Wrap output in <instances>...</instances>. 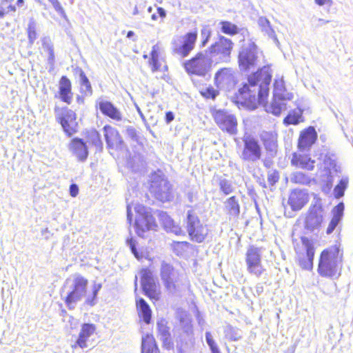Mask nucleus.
I'll return each instance as SVG.
<instances>
[{
    "instance_id": "obj_1",
    "label": "nucleus",
    "mask_w": 353,
    "mask_h": 353,
    "mask_svg": "<svg viewBox=\"0 0 353 353\" xmlns=\"http://www.w3.org/2000/svg\"><path fill=\"white\" fill-rule=\"evenodd\" d=\"M271 79L272 70L269 66H264L250 74L248 83L239 89V99L242 100V103L248 108L254 110L259 105L265 103Z\"/></svg>"
},
{
    "instance_id": "obj_2",
    "label": "nucleus",
    "mask_w": 353,
    "mask_h": 353,
    "mask_svg": "<svg viewBox=\"0 0 353 353\" xmlns=\"http://www.w3.org/2000/svg\"><path fill=\"white\" fill-rule=\"evenodd\" d=\"M88 284V280L80 274H74L66 279L63 292L66 294L65 303L69 309H73L83 298H85V303L89 305L93 306L97 303L101 284L94 283L89 293L87 292Z\"/></svg>"
},
{
    "instance_id": "obj_3",
    "label": "nucleus",
    "mask_w": 353,
    "mask_h": 353,
    "mask_svg": "<svg viewBox=\"0 0 353 353\" xmlns=\"http://www.w3.org/2000/svg\"><path fill=\"white\" fill-rule=\"evenodd\" d=\"M233 43L229 39L221 37L203 52H200V76H205L211 70L213 63L227 62L230 57Z\"/></svg>"
},
{
    "instance_id": "obj_4",
    "label": "nucleus",
    "mask_w": 353,
    "mask_h": 353,
    "mask_svg": "<svg viewBox=\"0 0 353 353\" xmlns=\"http://www.w3.org/2000/svg\"><path fill=\"white\" fill-rule=\"evenodd\" d=\"M343 254L337 246L323 250L321 254L318 271L323 276L336 275L342 265Z\"/></svg>"
},
{
    "instance_id": "obj_5",
    "label": "nucleus",
    "mask_w": 353,
    "mask_h": 353,
    "mask_svg": "<svg viewBox=\"0 0 353 353\" xmlns=\"http://www.w3.org/2000/svg\"><path fill=\"white\" fill-rule=\"evenodd\" d=\"M293 98V93L286 90L283 76L276 75L274 82L273 99L270 105L265 106V110L278 116L287 109L286 101Z\"/></svg>"
},
{
    "instance_id": "obj_6",
    "label": "nucleus",
    "mask_w": 353,
    "mask_h": 353,
    "mask_svg": "<svg viewBox=\"0 0 353 353\" xmlns=\"http://www.w3.org/2000/svg\"><path fill=\"white\" fill-rule=\"evenodd\" d=\"M135 228L137 234L141 237L146 236L149 231H156L158 225L149 208L143 205L135 204Z\"/></svg>"
},
{
    "instance_id": "obj_7",
    "label": "nucleus",
    "mask_w": 353,
    "mask_h": 353,
    "mask_svg": "<svg viewBox=\"0 0 353 353\" xmlns=\"http://www.w3.org/2000/svg\"><path fill=\"white\" fill-rule=\"evenodd\" d=\"M259 51L254 42L248 41L241 48L239 53V65L241 70L254 68L259 62Z\"/></svg>"
},
{
    "instance_id": "obj_8",
    "label": "nucleus",
    "mask_w": 353,
    "mask_h": 353,
    "mask_svg": "<svg viewBox=\"0 0 353 353\" xmlns=\"http://www.w3.org/2000/svg\"><path fill=\"white\" fill-rule=\"evenodd\" d=\"M150 192L162 202L168 201L172 198L170 185L161 172L151 176Z\"/></svg>"
},
{
    "instance_id": "obj_9",
    "label": "nucleus",
    "mask_w": 353,
    "mask_h": 353,
    "mask_svg": "<svg viewBox=\"0 0 353 353\" xmlns=\"http://www.w3.org/2000/svg\"><path fill=\"white\" fill-rule=\"evenodd\" d=\"M196 39V32L188 33L183 37L175 38L172 42L173 52L182 57H187L194 48Z\"/></svg>"
},
{
    "instance_id": "obj_10",
    "label": "nucleus",
    "mask_w": 353,
    "mask_h": 353,
    "mask_svg": "<svg viewBox=\"0 0 353 353\" xmlns=\"http://www.w3.org/2000/svg\"><path fill=\"white\" fill-rule=\"evenodd\" d=\"M245 262L249 273L259 277L265 271L261 263V252L260 249L250 246L246 252Z\"/></svg>"
},
{
    "instance_id": "obj_11",
    "label": "nucleus",
    "mask_w": 353,
    "mask_h": 353,
    "mask_svg": "<svg viewBox=\"0 0 353 353\" xmlns=\"http://www.w3.org/2000/svg\"><path fill=\"white\" fill-rule=\"evenodd\" d=\"M237 73L230 68L219 70L215 74V82L217 86L225 91L234 89L237 83Z\"/></svg>"
},
{
    "instance_id": "obj_12",
    "label": "nucleus",
    "mask_w": 353,
    "mask_h": 353,
    "mask_svg": "<svg viewBox=\"0 0 353 353\" xmlns=\"http://www.w3.org/2000/svg\"><path fill=\"white\" fill-rule=\"evenodd\" d=\"M160 276L165 288L170 292H175L179 279V273L172 265L163 261L161 265Z\"/></svg>"
},
{
    "instance_id": "obj_13",
    "label": "nucleus",
    "mask_w": 353,
    "mask_h": 353,
    "mask_svg": "<svg viewBox=\"0 0 353 353\" xmlns=\"http://www.w3.org/2000/svg\"><path fill=\"white\" fill-rule=\"evenodd\" d=\"M141 285L145 295L152 299L158 300L160 296L159 289L155 283L153 273L149 269L141 271Z\"/></svg>"
},
{
    "instance_id": "obj_14",
    "label": "nucleus",
    "mask_w": 353,
    "mask_h": 353,
    "mask_svg": "<svg viewBox=\"0 0 353 353\" xmlns=\"http://www.w3.org/2000/svg\"><path fill=\"white\" fill-rule=\"evenodd\" d=\"M214 120L220 128L230 134L237 132V121L236 117L223 110H218L214 113Z\"/></svg>"
},
{
    "instance_id": "obj_15",
    "label": "nucleus",
    "mask_w": 353,
    "mask_h": 353,
    "mask_svg": "<svg viewBox=\"0 0 353 353\" xmlns=\"http://www.w3.org/2000/svg\"><path fill=\"white\" fill-rule=\"evenodd\" d=\"M324 212L319 205L311 207L305 217V227L310 231L318 230L323 221Z\"/></svg>"
},
{
    "instance_id": "obj_16",
    "label": "nucleus",
    "mask_w": 353,
    "mask_h": 353,
    "mask_svg": "<svg viewBox=\"0 0 353 353\" xmlns=\"http://www.w3.org/2000/svg\"><path fill=\"white\" fill-rule=\"evenodd\" d=\"M59 119L64 132L68 136L77 132L78 124L74 112L68 108H63L61 110V114L59 115Z\"/></svg>"
},
{
    "instance_id": "obj_17",
    "label": "nucleus",
    "mask_w": 353,
    "mask_h": 353,
    "mask_svg": "<svg viewBox=\"0 0 353 353\" xmlns=\"http://www.w3.org/2000/svg\"><path fill=\"white\" fill-rule=\"evenodd\" d=\"M309 201V194L305 189H294L288 198V204L294 211L302 209Z\"/></svg>"
},
{
    "instance_id": "obj_18",
    "label": "nucleus",
    "mask_w": 353,
    "mask_h": 353,
    "mask_svg": "<svg viewBox=\"0 0 353 353\" xmlns=\"http://www.w3.org/2000/svg\"><path fill=\"white\" fill-rule=\"evenodd\" d=\"M302 241L305 249V254H299V262L303 269L309 270L312 268L314 249L312 243L308 239H303Z\"/></svg>"
},
{
    "instance_id": "obj_19",
    "label": "nucleus",
    "mask_w": 353,
    "mask_h": 353,
    "mask_svg": "<svg viewBox=\"0 0 353 353\" xmlns=\"http://www.w3.org/2000/svg\"><path fill=\"white\" fill-rule=\"evenodd\" d=\"M68 150L80 161H85L88 158V146L81 139H72L68 144Z\"/></svg>"
},
{
    "instance_id": "obj_20",
    "label": "nucleus",
    "mask_w": 353,
    "mask_h": 353,
    "mask_svg": "<svg viewBox=\"0 0 353 353\" xmlns=\"http://www.w3.org/2000/svg\"><path fill=\"white\" fill-rule=\"evenodd\" d=\"M261 157V148L257 141L252 139H247L245 141V147L242 153V157L245 160L254 161Z\"/></svg>"
},
{
    "instance_id": "obj_21",
    "label": "nucleus",
    "mask_w": 353,
    "mask_h": 353,
    "mask_svg": "<svg viewBox=\"0 0 353 353\" xmlns=\"http://www.w3.org/2000/svg\"><path fill=\"white\" fill-rule=\"evenodd\" d=\"M97 105L100 111L104 115L117 121H121L122 114L121 111L111 102L103 99H99L97 101Z\"/></svg>"
},
{
    "instance_id": "obj_22",
    "label": "nucleus",
    "mask_w": 353,
    "mask_h": 353,
    "mask_svg": "<svg viewBox=\"0 0 353 353\" xmlns=\"http://www.w3.org/2000/svg\"><path fill=\"white\" fill-rule=\"evenodd\" d=\"M317 138V133L313 127L303 130L299 139V148L302 150H307L314 143Z\"/></svg>"
},
{
    "instance_id": "obj_23",
    "label": "nucleus",
    "mask_w": 353,
    "mask_h": 353,
    "mask_svg": "<svg viewBox=\"0 0 353 353\" xmlns=\"http://www.w3.org/2000/svg\"><path fill=\"white\" fill-rule=\"evenodd\" d=\"M108 145L112 148H118L123 144V140L119 132L113 127L105 125L103 128Z\"/></svg>"
},
{
    "instance_id": "obj_24",
    "label": "nucleus",
    "mask_w": 353,
    "mask_h": 353,
    "mask_svg": "<svg viewBox=\"0 0 353 353\" xmlns=\"http://www.w3.org/2000/svg\"><path fill=\"white\" fill-rule=\"evenodd\" d=\"M95 331L96 326L94 324L83 323L81 325L76 344L81 348L87 347L88 339L95 333Z\"/></svg>"
},
{
    "instance_id": "obj_25",
    "label": "nucleus",
    "mask_w": 353,
    "mask_h": 353,
    "mask_svg": "<svg viewBox=\"0 0 353 353\" xmlns=\"http://www.w3.org/2000/svg\"><path fill=\"white\" fill-rule=\"evenodd\" d=\"M60 99L68 104H70L72 101L73 94L72 92L71 82L66 77L63 76L59 85Z\"/></svg>"
},
{
    "instance_id": "obj_26",
    "label": "nucleus",
    "mask_w": 353,
    "mask_h": 353,
    "mask_svg": "<svg viewBox=\"0 0 353 353\" xmlns=\"http://www.w3.org/2000/svg\"><path fill=\"white\" fill-rule=\"evenodd\" d=\"M198 223L197 212L194 210L188 211L187 228L189 236L192 241L199 242V232L196 230V224Z\"/></svg>"
},
{
    "instance_id": "obj_27",
    "label": "nucleus",
    "mask_w": 353,
    "mask_h": 353,
    "mask_svg": "<svg viewBox=\"0 0 353 353\" xmlns=\"http://www.w3.org/2000/svg\"><path fill=\"white\" fill-rule=\"evenodd\" d=\"M158 216L159 221L168 232H172L176 235H179L182 233L181 228L174 222L166 212H159Z\"/></svg>"
},
{
    "instance_id": "obj_28",
    "label": "nucleus",
    "mask_w": 353,
    "mask_h": 353,
    "mask_svg": "<svg viewBox=\"0 0 353 353\" xmlns=\"http://www.w3.org/2000/svg\"><path fill=\"white\" fill-rule=\"evenodd\" d=\"M291 163L297 168L312 170L314 168L315 161L312 160L307 155L295 153L293 154Z\"/></svg>"
},
{
    "instance_id": "obj_29",
    "label": "nucleus",
    "mask_w": 353,
    "mask_h": 353,
    "mask_svg": "<svg viewBox=\"0 0 353 353\" xmlns=\"http://www.w3.org/2000/svg\"><path fill=\"white\" fill-rule=\"evenodd\" d=\"M261 32L269 39H272L275 43H279L276 32L271 26L270 21L265 17H260L257 21Z\"/></svg>"
},
{
    "instance_id": "obj_30",
    "label": "nucleus",
    "mask_w": 353,
    "mask_h": 353,
    "mask_svg": "<svg viewBox=\"0 0 353 353\" xmlns=\"http://www.w3.org/2000/svg\"><path fill=\"white\" fill-rule=\"evenodd\" d=\"M343 211L344 204L343 203H340L334 208L332 210L333 216L326 230V233L327 234L332 233L336 227L338 225L343 217Z\"/></svg>"
},
{
    "instance_id": "obj_31",
    "label": "nucleus",
    "mask_w": 353,
    "mask_h": 353,
    "mask_svg": "<svg viewBox=\"0 0 353 353\" xmlns=\"http://www.w3.org/2000/svg\"><path fill=\"white\" fill-rule=\"evenodd\" d=\"M136 302L139 317L142 318L145 323H150L152 313L150 306L142 298L137 299Z\"/></svg>"
},
{
    "instance_id": "obj_32",
    "label": "nucleus",
    "mask_w": 353,
    "mask_h": 353,
    "mask_svg": "<svg viewBox=\"0 0 353 353\" xmlns=\"http://www.w3.org/2000/svg\"><path fill=\"white\" fill-rule=\"evenodd\" d=\"M141 353H158L152 335L146 334L142 337Z\"/></svg>"
},
{
    "instance_id": "obj_33",
    "label": "nucleus",
    "mask_w": 353,
    "mask_h": 353,
    "mask_svg": "<svg viewBox=\"0 0 353 353\" xmlns=\"http://www.w3.org/2000/svg\"><path fill=\"white\" fill-rule=\"evenodd\" d=\"M41 42L42 49L48 55V63L53 67L55 59L53 43L49 37H44Z\"/></svg>"
},
{
    "instance_id": "obj_34",
    "label": "nucleus",
    "mask_w": 353,
    "mask_h": 353,
    "mask_svg": "<svg viewBox=\"0 0 353 353\" xmlns=\"http://www.w3.org/2000/svg\"><path fill=\"white\" fill-rule=\"evenodd\" d=\"M184 68L188 74L191 77L192 81L196 84L194 76L199 74V54L194 58L184 63Z\"/></svg>"
},
{
    "instance_id": "obj_35",
    "label": "nucleus",
    "mask_w": 353,
    "mask_h": 353,
    "mask_svg": "<svg viewBox=\"0 0 353 353\" xmlns=\"http://www.w3.org/2000/svg\"><path fill=\"white\" fill-rule=\"evenodd\" d=\"M151 58L149 61L151 66V70L153 72L159 70L161 67L160 57H161V48L158 44L152 47L151 51Z\"/></svg>"
},
{
    "instance_id": "obj_36",
    "label": "nucleus",
    "mask_w": 353,
    "mask_h": 353,
    "mask_svg": "<svg viewBox=\"0 0 353 353\" xmlns=\"http://www.w3.org/2000/svg\"><path fill=\"white\" fill-rule=\"evenodd\" d=\"M261 139L265 148L270 151L274 152L276 148V137L272 132H264L261 134Z\"/></svg>"
},
{
    "instance_id": "obj_37",
    "label": "nucleus",
    "mask_w": 353,
    "mask_h": 353,
    "mask_svg": "<svg viewBox=\"0 0 353 353\" xmlns=\"http://www.w3.org/2000/svg\"><path fill=\"white\" fill-rule=\"evenodd\" d=\"M225 207L230 216L236 217L239 214V205L234 196H231L225 201Z\"/></svg>"
},
{
    "instance_id": "obj_38",
    "label": "nucleus",
    "mask_w": 353,
    "mask_h": 353,
    "mask_svg": "<svg viewBox=\"0 0 353 353\" xmlns=\"http://www.w3.org/2000/svg\"><path fill=\"white\" fill-rule=\"evenodd\" d=\"M290 181L293 183L307 185L310 182V178L302 172H292L290 176Z\"/></svg>"
},
{
    "instance_id": "obj_39",
    "label": "nucleus",
    "mask_w": 353,
    "mask_h": 353,
    "mask_svg": "<svg viewBox=\"0 0 353 353\" xmlns=\"http://www.w3.org/2000/svg\"><path fill=\"white\" fill-rule=\"evenodd\" d=\"M301 116L302 112L300 109L293 110L284 119V123L286 125L298 124L301 121Z\"/></svg>"
},
{
    "instance_id": "obj_40",
    "label": "nucleus",
    "mask_w": 353,
    "mask_h": 353,
    "mask_svg": "<svg viewBox=\"0 0 353 353\" xmlns=\"http://www.w3.org/2000/svg\"><path fill=\"white\" fill-rule=\"evenodd\" d=\"M14 0H1L0 4V18L4 17L5 14L9 12H15L16 8L11 3Z\"/></svg>"
},
{
    "instance_id": "obj_41",
    "label": "nucleus",
    "mask_w": 353,
    "mask_h": 353,
    "mask_svg": "<svg viewBox=\"0 0 353 353\" xmlns=\"http://www.w3.org/2000/svg\"><path fill=\"white\" fill-rule=\"evenodd\" d=\"M80 83L81 92L85 94H92V87L90 83L83 71L80 72Z\"/></svg>"
},
{
    "instance_id": "obj_42",
    "label": "nucleus",
    "mask_w": 353,
    "mask_h": 353,
    "mask_svg": "<svg viewBox=\"0 0 353 353\" xmlns=\"http://www.w3.org/2000/svg\"><path fill=\"white\" fill-rule=\"evenodd\" d=\"M36 22L31 19L28 23L27 32L29 43L32 45L37 38V34L36 32Z\"/></svg>"
},
{
    "instance_id": "obj_43",
    "label": "nucleus",
    "mask_w": 353,
    "mask_h": 353,
    "mask_svg": "<svg viewBox=\"0 0 353 353\" xmlns=\"http://www.w3.org/2000/svg\"><path fill=\"white\" fill-rule=\"evenodd\" d=\"M224 332L225 336L231 341H238L241 337L239 330L230 325L225 327Z\"/></svg>"
},
{
    "instance_id": "obj_44",
    "label": "nucleus",
    "mask_w": 353,
    "mask_h": 353,
    "mask_svg": "<svg viewBox=\"0 0 353 353\" xmlns=\"http://www.w3.org/2000/svg\"><path fill=\"white\" fill-rule=\"evenodd\" d=\"M88 139L90 142L94 145L97 149L101 150L103 143L100 138V134L96 130H92L90 132Z\"/></svg>"
},
{
    "instance_id": "obj_45",
    "label": "nucleus",
    "mask_w": 353,
    "mask_h": 353,
    "mask_svg": "<svg viewBox=\"0 0 353 353\" xmlns=\"http://www.w3.org/2000/svg\"><path fill=\"white\" fill-rule=\"evenodd\" d=\"M221 30L223 33L228 34H235L238 32V28L234 24L228 21H222L221 23Z\"/></svg>"
},
{
    "instance_id": "obj_46",
    "label": "nucleus",
    "mask_w": 353,
    "mask_h": 353,
    "mask_svg": "<svg viewBox=\"0 0 353 353\" xmlns=\"http://www.w3.org/2000/svg\"><path fill=\"white\" fill-rule=\"evenodd\" d=\"M205 341L208 345L212 353H221L212 334L209 332L205 333Z\"/></svg>"
},
{
    "instance_id": "obj_47",
    "label": "nucleus",
    "mask_w": 353,
    "mask_h": 353,
    "mask_svg": "<svg viewBox=\"0 0 353 353\" xmlns=\"http://www.w3.org/2000/svg\"><path fill=\"white\" fill-rule=\"evenodd\" d=\"M145 161L143 157L134 156L132 158L130 164L134 171H138L141 168L144 166Z\"/></svg>"
},
{
    "instance_id": "obj_48",
    "label": "nucleus",
    "mask_w": 353,
    "mask_h": 353,
    "mask_svg": "<svg viewBox=\"0 0 353 353\" xmlns=\"http://www.w3.org/2000/svg\"><path fill=\"white\" fill-rule=\"evenodd\" d=\"M347 181L345 179H341L340 183L337 185L334 188V194L336 198H340L344 194V190L347 186Z\"/></svg>"
},
{
    "instance_id": "obj_49",
    "label": "nucleus",
    "mask_w": 353,
    "mask_h": 353,
    "mask_svg": "<svg viewBox=\"0 0 353 353\" xmlns=\"http://www.w3.org/2000/svg\"><path fill=\"white\" fill-rule=\"evenodd\" d=\"M54 10L62 17L65 18V12L59 0H48Z\"/></svg>"
},
{
    "instance_id": "obj_50",
    "label": "nucleus",
    "mask_w": 353,
    "mask_h": 353,
    "mask_svg": "<svg viewBox=\"0 0 353 353\" xmlns=\"http://www.w3.org/2000/svg\"><path fill=\"white\" fill-rule=\"evenodd\" d=\"M219 186L221 190L225 194H229L233 190V188L232 186L231 183L226 179H221L219 182Z\"/></svg>"
},
{
    "instance_id": "obj_51",
    "label": "nucleus",
    "mask_w": 353,
    "mask_h": 353,
    "mask_svg": "<svg viewBox=\"0 0 353 353\" xmlns=\"http://www.w3.org/2000/svg\"><path fill=\"white\" fill-rule=\"evenodd\" d=\"M200 94L206 99H214L216 97L218 92L212 87H208L205 89H203Z\"/></svg>"
},
{
    "instance_id": "obj_52",
    "label": "nucleus",
    "mask_w": 353,
    "mask_h": 353,
    "mask_svg": "<svg viewBox=\"0 0 353 353\" xmlns=\"http://www.w3.org/2000/svg\"><path fill=\"white\" fill-rule=\"evenodd\" d=\"M212 30L208 26L203 27L201 30V44L205 46L211 36Z\"/></svg>"
},
{
    "instance_id": "obj_53",
    "label": "nucleus",
    "mask_w": 353,
    "mask_h": 353,
    "mask_svg": "<svg viewBox=\"0 0 353 353\" xmlns=\"http://www.w3.org/2000/svg\"><path fill=\"white\" fill-rule=\"evenodd\" d=\"M188 247L186 242H174L173 243V250L177 255H181L185 248Z\"/></svg>"
},
{
    "instance_id": "obj_54",
    "label": "nucleus",
    "mask_w": 353,
    "mask_h": 353,
    "mask_svg": "<svg viewBox=\"0 0 353 353\" xmlns=\"http://www.w3.org/2000/svg\"><path fill=\"white\" fill-rule=\"evenodd\" d=\"M181 324L185 332L189 333L191 331V321L187 314H185L184 317L181 319Z\"/></svg>"
},
{
    "instance_id": "obj_55",
    "label": "nucleus",
    "mask_w": 353,
    "mask_h": 353,
    "mask_svg": "<svg viewBox=\"0 0 353 353\" xmlns=\"http://www.w3.org/2000/svg\"><path fill=\"white\" fill-rule=\"evenodd\" d=\"M127 245L130 247L132 252L137 259H139L140 256L136 249V241L133 238H129L126 240Z\"/></svg>"
},
{
    "instance_id": "obj_56",
    "label": "nucleus",
    "mask_w": 353,
    "mask_h": 353,
    "mask_svg": "<svg viewBox=\"0 0 353 353\" xmlns=\"http://www.w3.org/2000/svg\"><path fill=\"white\" fill-rule=\"evenodd\" d=\"M126 134L134 141H138L139 136L136 129L132 126H129L126 128Z\"/></svg>"
},
{
    "instance_id": "obj_57",
    "label": "nucleus",
    "mask_w": 353,
    "mask_h": 353,
    "mask_svg": "<svg viewBox=\"0 0 353 353\" xmlns=\"http://www.w3.org/2000/svg\"><path fill=\"white\" fill-rule=\"evenodd\" d=\"M335 162L330 157H326L324 160V168L329 170V173H331V169L334 168Z\"/></svg>"
},
{
    "instance_id": "obj_58",
    "label": "nucleus",
    "mask_w": 353,
    "mask_h": 353,
    "mask_svg": "<svg viewBox=\"0 0 353 353\" xmlns=\"http://www.w3.org/2000/svg\"><path fill=\"white\" fill-rule=\"evenodd\" d=\"M316 4L319 6H326L330 8L333 4L332 0H314Z\"/></svg>"
},
{
    "instance_id": "obj_59",
    "label": "nucleus",
    "mask_w": 353,
    "mask_h": 353,
    "mask_svg": "<svg viewBox=\"0 0 353 353\" xmlns=\"http://www.w3.org/2000/svg\"><path fill=\"white\" fill-rule=\"evenodd\" d=\"M279 179L278 174L275 172L268 174V180L272 184H274Z\"/></svg>"
},
{
    "instance_id": "obj_60",
    "label": "nucleus",
    "mask_w": 353,
    "mask_h": 353,
    "mask_svg": "<svg viewBox=\"0 0 353 353\" xmlns=\"http://www.w3.org/2000/svg\"><path fill=\"white\" fill-rule=\"evenodd\" d=\"M79 193V188L77 185L73 183L70 186V194L72 197H76Z\"/></svg>"
},
{
    "instance_id": "obj_61",
    "label": "nucleus",
    "mask_w": 353,
    "mask_h": 353,
    "mask_svg": "<svg viewBox=\"0 0 353 353\" xmlns=\"http://www.w3.org/2000/svg\"><path fill=\"white\" fill-rule=\"evenodd\" d=\"M127 219L130 223L132 220V205L130 204L127 205Z\"/></svg>"
},
{
    "instance_id": "obj_62",
    "label": "nucleus",
    "mask_w": 353,
    "mask_h": 353,
    "mask_svg": "<svg viewBox=\"0 0 353 353\" xmlns=\"http://www.w3.org/2000/svg\"><path fill=\"white\" fill-rule=\"evenodd\" d=\"M174 114L172 112H168L165 114V121L167 123H170L174 119Z\"/></svg>"
},
{
    "instance_id": "obj_63",
    "label": "nucleus",
    "mask_w": 353,
    "mask_h": 353,
    "mask_svg": "<svg viewBox=\"0 0 353 353\" xmlns=\"http://www.w3.org/2000/svg\"><path fill=\"white\" fill-rule=\"evenodd\" d=\"M157 12L158 14H159V16L161 17V18H165L166 17V12L165 10L162 8H157Z\"/></svg>"
},
{
    "instance_id": "obj_64",
    "label": "nucleus",
    "mask_w": 353,
    "mask_h": 353,
    "mask_svg": "<svg viewBox=\"0 0 353 353\" xmlns=\"http://www.w3.org/2000/svg\"><path fill=\"white\" fill-rule=\"evenodd\" d=\"M136 108H137V110L139 114L140 115L141 119L143 121H145V116H144L143 113L142 112V111L141 110L140 108L137 105H136Z\"/></svg>"
}]
</instances>
